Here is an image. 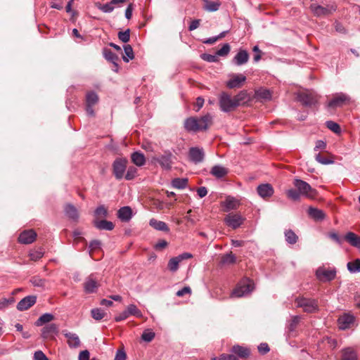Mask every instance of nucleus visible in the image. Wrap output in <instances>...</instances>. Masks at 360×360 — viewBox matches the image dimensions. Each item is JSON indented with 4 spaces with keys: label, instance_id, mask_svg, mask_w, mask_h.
Segmentation results:
<instances>
[{
    "label": "nucleus",
    "instance_id": "obj_1",
    "mask_svg": "<svg viewBox=\"0 0 360 360\" xmlns=\"http://www.w3.org/2000/svg\"><path fill=\"white\" fill-rule=\"evenodd\" d=\"M212 117L207 114L199 118L191 117L184 122V127L188 131H198L206 130L209 124L212 122Z\"/></svg>",
    "mask_w": 360,
    "mask_h": 360
},
{
    "label": "nucleus",
    "instance_id": "obj_2",
    "mask_svg": "<svg viewBox=\"0 0 360 360\" xmlns=\"http://www.w3.org/2000/svg\"><path fill=\"white\" fill-rule=\"evenodd\" d=\"M254 283L249 278L242 279L231 292L233 297H242L249 295L254 290Z\"/></svg>",
    "mask_w": 360,
    "mask_h": 360
},
{
    "label": "nucleus",
    "instance_id": "obj_3",
    "mask_svg": "<svg viewBox=\"0 0 360 360\" xmlns=\"http://www.w3.org/2000/svg\"><path fill=\"white\" fill-rule=\"evenodd\" d=\"M297 307H300L306 313H316L319 310L318 300L304 297H297L295 300Z\"/></svg>",
    "mask_w": 360,
    "mask_h": 360
},
{
    "label": "nucleus",
    "instance_id": "obj_4",
    "mask_svg": "<svg viewBox=\"0 0 360 360\" xmlns=\"http://www.w3.org/2000/svg\"><path fill=\"white\" fill-rule=\"evenodd\" d=\"M127 160L123 158H117L112 162V174L117 180L123 179L127 167Z\"/></svg>",
    "mask_w": 360,
    "mask_h": 360
},
{
    "label": "nucleus",
    "instance_id": "obj_5",
    "mask_svg": "<svg viewBox=\"0 0 360 360\" xmlns=\"http://www.w3.org/2000/svg\"><path fill=\"white\" fill-rule=\"evenodd\" d=\"M220 110L224 112H229L237 108L233 98L226 92H222L219 98Z\"/></svg>",
    "mask_w": 360,
    "mask_h": 360
},
{
    "label": "nucleus",
    "instance_id": "obj_6",
    "mask_svg": "<svg viewBox=\"0 0 360 360\" xmlns=\"http://www.w3.org/2000/svg\"><path fill=\"white\" fill-rule=\"evenodd\" d=\"M316 276L321 282H330L336 277L337 271L335 268L327 269L323 266H320L316 270Z\"/></svg>",
    "mask_w": 360,
    "mask_h": 360
},
{
    "label": "nucleus",
    "instance_id": "obj_7",
    "mask_svg": "<svg viewBox=\"0 0 360 360\" xmlns=\"http://www.w3.org/2000/svg\"><path fill=\"white\" fill-rule=\"evenodd\" d=\"M293 185L298 190V191L307 198L314 197L316 194V191L311 188V186L304 181L299 179H295Z\"/></svg>",
    "mask_w": 360,
    "mask_h": 360
},
{
    "label": "nucleus",
    "instance_id": "obj_8",
    "mask_svg": "<svg viewBox=\"0 0 360 360\" xmlns=\"http://www.w3.org/2000/svg\"><path fill=\"white\" fill-rule=\"evenodd\" d=\"M310 9L316 17L326 16L332 14L337 9L336 6L333 4H328L326 7L312 4Z\"/></svg>",
    "mask_w": 360,
    "mask_h": 360
},
{
    "label": "nucleus",
    "instance_id": "obj_9",
    "mask_svg": "<svg viewBox=\"0 0 360 360\" xmlns=\"http://www.w3.org/2000/svg\"><path fill=\"white\" fill-rule=\"evenodd\" d=\"M129 316L141 317L142 312L141 311L140 309L137 308V307L135 304H131L127 306L125 310H124L122 312H121L115 317V321L116 322H120L122 321L127 319Z\"/></svg>",
    "mask_w": 360,
    "mask_h": 360
},
{
    "label": "nucleus",
    "instance_id": "obj_10",
    "mask_svg": "<svg viewBox=\"0 0 360 360\" xmlns=\"http://www.w3.org/2000/svg\"><path fill=\"white\" fill-rule=\"evenodd\" d=\"M297 99L302 105L310 107L316 104L319 96L312 92H303L297 95Z\"/></svg>",
    "mask_w": 360,
    "mask_h": 360
},
{
    "label": "nucleus",
    "instance_id": "obj_11",
    "mask_svg": "<svg viewBox=\"0 0 360 360\" xmlns=\"http://www.w3.org/2000/svg\"><path fill=\"white\" fill-rule=\"evenodd\" d=\"M98 102V96L95 91H91L86 94V112L89 116H91V117L94 116V110L93 109V107Z\"/></svg>",
    "mask_w": 360,
    "mask_h": 360
},
{
    "label": "nucleus",
    "instance_id": "obj_12",
    "mask_svg": "<svg viewBox=\"0 0 360 360\" xmlns=\"http://www.w3.org/2000/svg\"><path fill=\"white\" fill-rule=\"evenodd\" d=\"M193 255L191 253L188 252H184L181 255H179L176 257L171 258L167 264V267L169 270L172 272H175L179 269V263L187 259L192 258Z\"/></svg>",
    "mask_w": 360,
    "mask_h": 360
},
{
    "label": "nucleus",
    "instance_id": "obj_13",
    "mask_svg": "<svg viewBox=\"0 0 360 360\" xmlns=\"http://www.w3.org/2000/svg\"><path fill=\"white\" fill-rule=\"evenodd\" d=\"M244 219L239 214H229L224 218L225 224L231 227L233 229H236L240 227L243 223Z\"/></svg>",
    "mask_w": 360,
    "mask_h": 360
},
{
    "label": "nucleus",
    "instance_id": "obj_14",
    "mask_svg": "<svg viewBox=\"0 0 360 360\" xmlns=\"http://www.w3.org/2000/svg\"><path fill=\"white\" fill-rule=\"evenodd\" d=\"M98 287L99 284L94 274H90L84 283V290L89 294L96 292Z\"/></svg>",
    "mask_w": 360,
    "mask_h": 360
},
{
    "label": "nucleus",
    "instance_id": "obj_15",
    "mask_svg": "<svg viewBox=\"0 0 360 360\" xmlns=\"http://www.w3.org/2000/svg\"><path fill=\"white\" fill-rule=\"evenodd\" d=\"M350 97L344 93H338L334 95L333 98L328 103V108H335L342 106L345 102L349 101Z\"/></svg>",
    "mask_w": 360,
    "mask_h": 360
},
{
    "label": "nucleus",
    "instance_id": "obj_16",
    "mask_svg": "<svg viewBox=\"0 0 360 360\" xmlns=\"http://www.w3.org/2000/svg\"><path fill=\"white\" fill-rule=\"evenodd\" d=\"M172 154L171 152H165L164 154L160 156L155 157L153 160L158 162L160 165L166 170H169L172 168Z\"/></svg>",
    "mask_w": 360,
    "mask_h": 360
},
{
    "label": "nucleus",
    "instance_id": "obj_17",
    "mask_svg": "<svg viewBox=\"0 0 360 360\" xmlns=\"http://www.w3.org/2000/svg\"><path fill=\"white\" fill-rule=\"evenodd\" d=\"M354 321L355 318L352 314L345 313L338 319L340 329L346 330L349 328L353 325Z\"/></svg>",
    "mask_w": 360,
    "mask_h": 360
},
{
    "label": "nucleus",
    "instance_id": "obj_18",
    "mask_svg": "<svg viewBox=\"0 0 360 360\" xmlns=\"http://www.w3.org/2000/svg\"><path fill=\"white\" fill-rule=\"evenodd\" d=\"M188 156L191 161L194 163H199L203 161L205 153L202 148L192 147L189 149Z\"/></svg>",
    "mask_w": 360,
    "mask_h": 360
},
{
    "label": "nucleus",
    "instance_id": "obj_19",
    "mask_svg": "<svg viewBox=\"0 0 360 360\" xmlns=\"http://www.w3.org/2000/svg\"><path fill=\"white\" fill-rule=\"evenodd\" d=\"M37 302V296L35 295H28L25 297L22 298L18 304H17V309L22 311L28 309L30 307L33 306Z\"/></svg>",
    "mask_w": 360,
    "mask_h": 360
},
{
    "label": "nucleus",
    "instance_id": "obj_20",
    "mask_svg": "<svg viewBox=\"0 0 360 360\" xmlns=\"http://www.w3.org/2000/svg\"><path fill=\"white\" fill-rule=\"evenodd\" d=\"M246 80V77L242 74H234L232 77L226 82V86L229 89L240 88Z\"/></svg>",
    "mask_w": 360,
    "mask_h": 360
},
{
    "label": "nucleus",
    "instance_id": "obj_21",
    "mask_svg": "<svg viewBox=\"0 0 360 360\" xmlns=\"http://www.w3.org/2000/svg\"><path fill=\"white\" fill-rule=\"evenodd\" d=\"M63 335L68 339V345L70 348H77L80 346L81 342L79 336L74 333L67 330L62 331Z\"/></svg>",
    "mask_w": 360,
    "mask_h": 360
},
{
    "label": "nucleus",
    "instance_id": "obj_22",
    "mask_svg": "<svg viewBox=\"0 0 360 360\" xmlns=\"http://www.w3.org/2000/svg\"><path fill=\"white\" fill-rule=\"evenodd\" d=\"M257 192L261 198L264 199L271 197L274 190L270 184H262L257 186Z\"/></svg>",
    "mask_w": 360,
    "mask_h": 360
},
{
    "label": "nucleus",
    "instance_id": "obj_23",
    "mask_svg": "<svg viewBox=\"0 0 360 360\" xmlns=\"http://www.w3.org/2000/svg\"><path fill=\"white\" fill-rule=\"evenodd\" d=\"M36 237L37 233L33 230H26L20 234L18 241L21 244H30L35 240Z\"/></svg>",
    "mask_w": 360,
    "mask_h": 360
},
{
    "label": "nucleus",
    "instance_id": "obj_24",
    "mask_svg": "<svg viewBox=\"0 0 360 360\" xmlns=\"http://www.w3.org/2000/svg\"><path fill=\"white\" fill-rule=\"evenodd\" d=\"M249 54L247 51L240 49L233 57L232 62L237 66L243 65L248 63Z\"/></svg>",
    "mask_w": 360,
    "mask_h": 360
},
{
    "label": "nucleus",
    "instance_id": "obj_25",
    "mask_svg": "<svg viewBox=\"0 0 360 360\" xmlns=\"http://www.w3.org/2000/svg\"><path fill=\"white\" fill-rule=\"evenodd\" d=\"M64 212L67 217L73 221H77L79 217L77 209L72 204H67L64 207Z\"/></svg>",
    "mask_w": 360,
    "mask_h": 360
},
{
    "label": "nucleus",
    "instance_id": "obj_26",
    "mask_svg": "<svg viewBox=\"0 0 360 360\" xmlns=\"http://www.w3.org/2000/svg\"><path fill=\"white\" fill-rule=\"evenodd\" d=\"M58 333V328L56 324L50 323L45 326L41 330V337L44 339H47L50 337L56 335Z\"/></svg>",
    "mask_w": 360,
    "mask_h": 360
},
{
    "label": "nucleus",
    "instance_id": "obj_27",
    "mask_svg": "<svg viewBox=\"0 0 360 360\" xmlns=\"http://www.w3.org/2000/svg\"><path fill=\"white\" fill-rule=\"evenodd\" d=\"M117 217L122 221H129L132 217V210L129 206L120 208L117 211Z\"/></svg>",
    "mask_w": 360,
    "mask_h": 360
},
{
    "label": "nucleus",
    "instance_id": "obj_28",
    "mask_svg": "<svg viewBox=\"0 0 360 360\" xmlns=\"http://www.w3.org/2000/svg\"><path fill=\"white\" fill-rule=\"evenodd\" d=\"M229 173V169L220 165H214L210 170V174L217 179L224 177Z\"/></svg>",
    "mask_w": 360,
    "mask_h": 360
},
{
    "label": "nucleus",
    "instance_id": "obj_29",
    "mask_svg": "<svg viewBox=\"0 0 360 360\" xmlns=\"http://www.w3.org/2000/svg\"><path fill=\"white\" fill-rule=\"evenodd\" d=\"M307 213L309 216L315 221H322L325 219L326 214L323 210L313 207L308 209Z\"/></svg>",
    "mask_w": 360,
    "mask_h": 360
},
{
    "label": "nucleus",
    "instance_id": "obj_30",
    "mask_svg": "<svg viewBox=\"0 0 360 360\" xmlns=\"http://www.w3.org/2000/svg\"><path fill=\"white\" fill-rule=\"evenodd\" d=\"M231 352L233 353L234 355H237L238 357L240 358H246L250 354V351L248 348L238 345L233 346V347L231 349Z\"/></svg>",
    "mask_w": 360,
    "mask_h": 360
},
{
    "label": "nucleus",
    "instance_id": "obj_31",
    "mask_svg": "<svg viewBox=\"0 0 360 360\" xmlns=\"http://www.w3.org/2000/svg\"><path fill=\"white\" fill-rule=\"evenodd\" d=\"M345 240L351 245L360 248V237L353 232H348L344 237Z\"/></svg>",
    "mask_w": 360,
    "mask_h": 360
},
{
    "label": "nucleus",
    "instance_id": "obj_32",
    "mask_svg": "<svg viewBox=\"0 0 360 360\" xmlns=\"http://www.w3.org/2000/svg\"><path fill=\"white\" fill-rule=\"evenodd\" d=\"M103 53L104 58L108 61L112 63L115 65V67L116 68V70H115V71H117L118 64L117 62L119 59L118 56L115 53H114L111 50L108 49H103Z\"/></svg>",
    "mask_w": 360,
    "mask_h": 360
},
{
    "label": "nucleus",
    "instance_id": "obj_33",
    "mask_svg": "<svg viewBox=\"0 0 360 360\" xmlns=\"http://www.w3.org/2000/svg\"><path fill=\"white\" fill-rule=\"evenodd\" d=\"M149 225L158 231L165 232H168L169 231V227L165 222L162 221H158L154 218L150 219Z\"/></svg>",
    "mask_w": 360,
    "mask_h": 360
},
{
    "label": "nucleus",
    "instance_id": "obj_34",
    "mask_svg": "<svg viewBox=\"0 0 360 360\" xmlns=\"http://www.w3.org/2000/svg\"><path fill=\"white\" fill-rule=\"evenodd\" d=\"M94 225L97 229L99 230L111 231L115 227L112 222L105 219L100 221H94Z\"/></svg>",
    "mask_w": 360,
    "mask_h": 360
},
{
    "label": "nucleus",
    "instance_id": "obj_35",
    "mask_svg": "<svg viewBox=\"0 0 360 360\" xmlns=\"http://www.w3.org/2000/svg\"><path fill=\"white\" fill-rule=\"evenodd\" d=\"M342 360H358L356 352L352 347H347L342 352Z\"/></svg>",
    "mask_w": 360,
    "mask_h": 360
},
{
    "label": "nucleus",
    "instance_id": "obj_36",
    "mask_svg": "<svg viewBox=\"0 0 360 360\" xmlns=\"http://www.w3.org/2000/svg\"><path fill=\"white\" fill-rule=\"evenodd\" d=\"M131 159L132 162L138 167H141L146 163V158L143 153L139 151L131 153Z\"/></svg>",
    "mask_w": 360,
    "mask_h": 360
},
{
    "label": "nucleus",
    "instance_id": "obj_37",
    "mask_svg": "<svg viewBox=\"0 0 360 360\" xmlns=\"http://www.w3.org/2000/svg\"><path fill=\"white\" fill-rule=\"evenodd\" d=\"M203 9L208 12H214L219 10L221 3L219 1H211L210 0H204Z\"/></svg>",
    "mask_w": 360,
    "mask_h": 360
},
{
    "label": "nucleus",
    "instance_id": "obj_38",
    "mask_svg": "<svg viewBox=\"0 0 360 360\" xmlns=\"http://www.w3.org/2000/svg\"><path fill=\"white\" fill-rule=\"evenodd\" d=\"M255 96L257 99L267 101L271 98V92L266 89L260 88L255 91Z\"/></svg>",
    "mask_w": 360,
    "mask_h": 360
},
{
    "label": "nucleus",
    "instance_id": "obj_39",
    "mask_svg": "<svg viewBox=\"0 0 360 360\" xmlns=\"http://www.w3.org/2000/svg\"><path fill=\"white\" fill-rule=\"evenodd\" d=\"M53 319L54 316L52 314L45 313L39 316V318L36 321L35 326H41L45 323L51 322Z\"/></svg>",
    "mask_w": 360,
    "mask_h": 360
},
{
    "label": "nucleus",
    "instance_id": "obj_40",
    "mask_svg": "<svg viewBox=\"0 0 360 360\" xmlns=\"http://www.w3.org/2000/svg\"><path fill=\"white\" fill-rule=\"evenodd\" d=\"M284 235H285V241L288 243V244H290V245H294L295 244L297 240H298V236L295 234V233L291 230V229H288V230H286L285 232H284Z\"/></svg>",
    "mask_w": 360,
    "mask_h": 360
},
{
    "label": "nucleus",
    "instance_id": "obj_41",
    "mask_svg": "<svg viewBox=\"0 0 360 360\" xmlns=\"http://www.w3.org/2000/svg\"><path fill=\"white\" fill-rule=\"evenodd\" d=\"M224 210L226 212L236 210L238 207V201L231 197H228L224 202Z\"/></svg>",
    "mask_w": 360,
    "mask_h": 360
},
{
    "label": "nucleus",
    "instance_id": "obj_42",
    "mask_svg": "<svg viewBox=\"0 0 360 360\" xmlns=\"http://www.w3.org/2000/svg\"><path fill=\"white\" fill-rule=\"evenodd\" d=\"M188 179L186 178H175L172 181V186L178 189H184L186 187Z\"/></svg>",
    "mask_w": 360,
    "mask_h": 360
},
{
    "label": "nucleus",
    "instance_id": "obj_43",
    "mask_svg": "<svg viewBox=\"0 0 360 360\" xmlns=\"http://www.w3.org/2000/svg\"><path fill=\"white\" fill-rule=\"evenodd\" d=\"M348 271L352 274L360 272V259H356L353 262H349L347 264Z\"/></svg>",
    "mask_w": 360,
    "mask_h": 360
},
{
    "label": "nucleus",
    "instance_id": "obj_44",
    "mask_svg": "<svg viewBox=\"0 0 360 360\" xmlns=\"http://www.w3.org/2000/svg\"><path fill=\"white\" fill-rule=\"evenodd\" d=\"M124 55L123 56L122 59L124 62L128 63L129 60L134 59V55L131 46L129 44L124 46Z\"/></svg>",
    "mask_w": 360,
    "mask_h": 360
},
{
    "label": "nucleus",
    "instance_id": "obj_45",
    "mask_svg": "<svg viewBox=\"0 0 360 360\" xmlns=\"http://www.w3.org/2000/svg\"><path fill=\"white\" fill-rule=\"evenodd\" d=\"M30 282L34 287L44 288L47 281L44 278H40L38 276H35L30 279Z\"/></svg>",
    "mask_w": 360,
    "mask_h": 360
},
{
    "label": "nucleus",
    "instance_id": "obj_46",
    "mask_svg": "<svg viewBox=\"0 0 360 360\" xmlns=\"http://www.w3.org/2000/svg\"><path fill=\"white\" fill-rule=\"evenodd\" d=\"M44 254V251L42 248H39L37 250H34L30 251L29 256L30 259L32 261H37L40 259Z\"/></svg>",
    "mask_w": 360,
    "mask_h": 360
},
{
    "label": "nucleus",
    "instance_id": "obj_47",
    "mask_svg": "<svg viewBox=\"0 0 360 360\" xmlns=\"http://www.w3.org/2000/svg\"><path fill=\"white\" fill-rule=\"evenodd\" d=\"M98 9L101 11L102 12L105 13H110L113 11L115 7L110 4V2H108L105 4H101L100 3H97L96 4Z\"/></svg>",
    "mask_w": 360,
    "mask_h": 360
},
{
    "label": "nucleus",
    "instance_id": "obj_48",
    "mask_svg": "<svg viewBox=\"0 0 360 360\" xmlns=\"http://www.w3.org/2000/svg\"><path fill=\"white\" fill-rule=\"evenodd\" d=\"M300 316H294L292 317L291 320L290 321L288 325V330L289 332H294L300 321Z\"/></svg>",
    "mask_w": 360,
    "mask_h": 360
},
{
    "label": "nucleus",
    "instance_id": "obj_49",
    "mask_svg": "<svg viewBox=\"0 0 360 360\" xmlns=\"http://www.w3.org/2000/svg\"><path fill=\"white\" fill-rule=\"evenodd\" d=\"M91 316L96 321L101 320L105 315L104 311L100 308L92 309L91 311Z\"/></svg>",
    "mask_w": 360,
    "mask_h": 360
},
{
    "label": "nucleus",
    "instance_id": "obj_50",
    "mask_svg": "<svg viewBox=\"0 0 360 360\" xmlns=\"http://www.w3.org/2000/svg\"><path fill=\"white\" fill-rule=\"evenodd\" d=\"M315 160L321 165H331L334 163V160L329 159L327 157L321 155L320 153L315 155Z\"/></svg>",
    "mask_w": 360,
    "mask_h": 360
},
{
    "label": "nucleus",
    "instance_id": "obj_51",
    "mask_svg": "<svg viewBox=\"0 0 360 360\" xmlns=\"http://www.w3.org/2000/svg\"><path fill=\"white\" fill-rule=\"evenodd\" d=\"M326 125L330 130H331L332 131H333L335 134H340L341 132V129H340V125L333 121H331V120L326 121Z\"/></svg>",
    "mask_w": 360,
    "mask_h": 360
},
{
    "label": "nucleus",
    "instance_id": "obj_52",
    "mask_svg": "<svg viewBox=\"0 0 360 360\" xmlns=\"http://www.w3.org/2000/svg\"><path fill=\"white\" fill-rule=\"evenodd\" d=\"M288 198H290L292 200L297 201L299 200L302 194L298 191V190H295L293 188L289 189L286 192Z\"/></svg>",
    "mask_w": 360,
    "mask_h": 360
},
{
    "label": "nucleus",
    "instance_id": "obj_53",
    "mask_svg": "<svg viewBox=\"0 0 360 360\" xmlns=\"http://www.w3.org/2000/svg\"><path fill=\"white\" fill-rule=\"evenodd\" d=\"M154 338L155 333L153 332L150 329L145 330L141 335L142 340L147 342H151Z\"/></svg>",
    "mask_w": 360,
    "mask_h": 360
},
{
    "label": "nucleus",
    "instance_id": "obj_54",
    "mask_svg": "<svg viewBox=\"0 0 360 360\" xmlns=\"http://www.w3.org/2000/svg\"><path fill=\"white\" fill-rule=\"evenodd\" d=\"M230 51L231 46L229 44L226 43L223 44L222 47L220 49H219L216 52V53L217 56L225 57L229 53Z\"/></svg>",
    "mask_w": 360,
    "mask_h": 360
},
{
    "label": "nucleus",
    "instance_id": "obj_55",
    "mask_svg": "<svg viewBox=\"0 0 360 360\" xmlns=\"http://www.w3.org/2000/svg\"><path fill=\"white\" fill-rule=\"evenodd\" d=\"M247 96L248 94L245 91H241L233 98L235 103L237 104V107L240 105L241 102L245 101V99L247 98Z\"/></svg>",
    "mask_w": 360,
    "mask_h": 360
},
{
    "label": "nucleus",
    "instance_id": "obj_56",
    "mask_svg": "<svg viewBox=\"0 0 360 360\" xmlns=\"http://www.w3.org/2000/svg\"><path fill=\"white\" fill-rule=\"evenodd\" d=\"M137 172H138V170L135 167H133V166L129 167L127 170V173H126L125 176H124L125 177V179L127 180H129V181L132 180L136 176Z\"/></svg>",
    "mask_w": 360,
    "mask_h": 360
},
{
    "label": "nucleus",
    "instance_id": "obj_57",
    "mask_svg": "<svg viewBox=\"0 0 360 360\" xmlns=\"http://www.w3.org/2000/svg\"><path fill=\"white\" fill-rule=\"evenodd\" d=\"M117 36L121 41L127 43L130 39V30L127 29L125 31L119 32Z\"/></svg>",
    "mask_w": 360,
    "mask_h": 360
},
{
    "label": "nucleus",
    "instance_id": "obj_58",
    "mask_svg": "<svg viewBox=\"0 0 360 360\" xmlns=\"http://www.w3.org/2000/svg\"><path fill=\"white\" fill-rule=\"evenodd\" d=\"M200 58L208 63H217L218 62V56L216 55H212L209 53H202Z\"/></svg>",
    "mask_w": 360,
    "mask_h": 360
},
{
    "label": "nucleus",
    "instance_id": "obj_59",
    "mask_svg": "<svg viewBox=\"0 0 360 360\" xmlns=\"http://www.w3.org/2000/svg\"><path fill=\"white\" fill-rule=\"evenodd\" d=\"M236 257L232 253L226 254L221 259L223 264H233L236 262Z\"/></svg>",
    "mask_w": 360,
    "mask_h": 360
},
{
    "label": "nucleus",
    "instance_id": "obj_60",
    "mask_svg": "<svg viewBox=\"0 0 360 360\" xmlns=\"http://www.w3.org/2000/svg\"><path fill=\"white\" fill-rule=\"evenodd\" d=\"M94 214L98 217H105L108 215V210L104 205H100L95 210Z\"/></svg>",
    "mask_w": 360,
    "mask_h": 360
},
{
    "label": "nucleus",
    "instance_id": "obj_61",
    "mask_svg": "<svg viewBox=\"0 0 360 360\" xmlns=\"http://www.w3.org/2000/svg\"><path fill=\"white\" fill-rule=\"evenodd\" d=\"M257 349L259 352L262 354H266L270 350L268 344L265 342L259 344Z\"/></svg>",
    "mask_w": 360,
    "mask_h": 360
},
{
    "label": "nucleus",
    "instance_id": "obj_62",
    "mask_svg": "<svg viewBox=\"0 0 360 360\" xmlns=\"http://www.w3.org/2000/svg\"><path fill=\"white\" fill-rule=\"evenodd\" d=\"M328 237L339 245H341L342 243V239L335 232L329 233Z\"/></svg>",
    "mask_w": 360,
    "mask_h": 360
},
{
    "label": "nucleus",
    "instance_id": "obj_63",
    "mask_svg": "<svg viewBox=\"0 0 360 360\" xmlns=\"http://www.w3.org/2000/svg\"><path fill=\"white\" fill-rule=\"evenodd\" d=\"M34 360H49V359L42 351L38 350L34 354Z\"/></svg>",
    "mask_w": 360,
    "mask_h": 360
},
{
    "label": "nucleus",
    "instance_id": "obj_64",
    "mask_svg": "<svg viewBox=\"0 0 360 360\" xmlns=\"http://www.w3.org/2000/svg\"><path fill=\"white\" fill-rule=\"evenodd\" d=\"M221 360H238L237 356L232 354H221Z\"/></svg>",
    "mask_w": 360,
    "mask_h": 360
}]
</instances>
